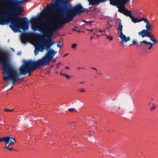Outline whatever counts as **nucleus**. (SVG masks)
Returning a JSON list of instances; mask_svg holds the SVG:
<instances>
[{
    "instance_id": "obj_1",
    "label": "nucleus",
    "mask_w": 158,
    "mask_h": 158,
    "mask_svg": "<svg viewBox=\"0 0 158 158\" xmlns=\"http://www.w3.org/2000/svg\"><path fill=\"white\" fill-rule=\"evenodd\" d=\"M67 3V0H55L54 3L47 6L40 16L42 22L45 23L44 27L50 28V31L54 33L72 21L68 15L66 17L63 16Z\"/></svg>"
},
{
    "instance_id": "obj_2",
    "label": "nucleus",
    "mask_w": 158,
    "mask_h": 158,
    "mask_svg": "<svg viewBox=\"0 0 158 158\" xmlns=\"http://www.w3.org/2000/svg\"><path fill=\"white\" fill-rule=\"evenodd\" d=\"M0 2L8 6H11L10 10H4V12H8L11 16L10 27L15 32L18 31L19 28L24 31L28 30L29 29L28 22L26 17L22 18L19 16L22 15L23 10L19 7L22 2L19 0H0Z\"/></svg>"
},
{
    "instance_id": "obj_3",
    "label": "nucleus",
    "mask_w": 158,
    "mask_h": 158,
    "mask_svg": "<svg viewBox=\"0 0 158 158\" xmlns=\"http://www.w3.org/2000/svg\"><path fill=\"white\" fill-rule=\"evenodd\" d=\"M57 53L54 50L50 49L41 58L34 61L31 60L26 61L19 69V74L25 75L28 73L31 75V72L36 69L38 67H44L48 65L51 60L54 58Z\"/></svg>"
},
{
    "instance_id": "obj_4",
    "label": "nucleus",
    "mask_w": 158,
    "mask_h": 158,
    "mask_svg": "<svg viewBox=\"0 0 158 158\" xmlns=\"http://www.w3.org/2000/svg\"><path fill=\"white\" fill-rule=\"evenodd\" d=\"M3 53L0 49V62L3 63V73L6 75L3 77V79L4 82L8 81V84L10 83L9 81H11L13 85L16 81L20 79L19 74L17 69L13 68L10 64L9 55L8 54L3 55Z\"/></svg>"
},
{
    "instance_id": "obj_5",
    "label": "nucleus",
    "mask_w": 158,
    "mask_h": 158,
    "mask_svg": "<svg viewBox=\"0 0 158 158\" xmlns=\"http://www.w3.org/2000/svg\"><path fill=\"white\" fill-rule=\"evenodd\" d=\"M150 38V40L152 41L153 43H152L150 42H148L145 40H143L140 42V45L141 46H144L145 49H148L150 50L153 47L154 44H156L158 42V41L154 38V36L152 34L146 36Z\"/></svg>"
},
{
    "instance_id": "obj_6",
    "label": "nucleus",
    "mask_w": 158,
    "mask_h": 158,
    "mask_svg": "<svg viewBox=\"0 0 158 158\" xmlns=\"http://www.w3.org/2000/svg\"><path fill=\"white\" fill-rule=\"evenodd\" d=\"M54 34V33L50 31L45 34L46 39L44 40V42L46 45V49L47 50H50V47L52 46L55 43L54 41H53L52 40V37Z\"/></svg>"
},
{
    "instance_id": "obj_7",
    "label": "nucleus",
    "mask_w": 158,
    "mask_h": 158,
    "mask_svg": "<svg viewBox=\"0 0 158 158\" xmlns=\"http://www.w3.org/2000/svg\"><path fill=\"white\" fill-rule=\"evenodd\" d=\"M146 23V29H143L138 33L139 36H141L143 38L152 34L150 31L152 30V26L150 20H149Z\"/></svg>"
},
{
    "instance_id": "obj_8",
    "label": "nucleus",
    "mask_w": 158,
    "mask_h": 158,
    "mask_svg": "<svg viewBox=\"0 0 158 158\" xmlns=\"http://www.w3.org/2000/svg\"><path fill=\"white\" fill-rule=\"evenodd\" d=\"M131 1V0H127L121 7L118 6V12L127 16H129L130 18L133 15L132 12L131 10H129L126 8L125 5L127 3H130Z\"/></svg>"
},
{
    "instance_id": "obj_9",
    "label": "nucleus",
    "mask_w": 158,
    "mask_h": 158,
    "mask_svg": "<svg viewBox=\"0 0 158 158\" xmlns=\"http://www.w3.org/2000/svg\"><path fill=\"white\" fill-rule=\"evenodd\" d=\"M123 25L122 24V23L120 22L119 23V26L118 27V30L120 31L119 37L122 41L127 42L128 41L130 40L131 39L130 36L126 37V36L123 33Z\"/></svg>"
},
{
    "instance_id": "obj_10",
    "label": "nucleus",
    "mask_w": 158,
    "mask_h": 158,
    "mask_svg": "<svg viewBox=\"0 0 158 158\" xmlns=\"http://www.w3.org/2000/svg\"><path fill=\"white\" fill-rule=\"evenodd\" d=\"M89 6L97 5L100 2H103V0H88Z\"/></svg>"
},
{
    "instance_id": "obj_11",
    "label": "nucleus",
    "mask_w": 158,
    "mask_h": 158,
    "mask_svg": "<svg viewBox=\"0 0 158 158\" xmlns=\"http://www.w3.org/2000/svg\"><path fill=\"white\" fill-rule=\"evenodd\" d=\"M5 138H7L8 139L7 141H5L6 143V144L12 145L14 144L16 142L15 139L14 138L10 137L9 136L5 137Z\"/></svg>"
},
{
    "instance_id": "obj_12",
    "label": "nucleus",
    "mask_w": 158,
    "mask_h": 158,
    "mask_svg": "<svg viewBox=\"0 0 158 158\" xmlns=\"http://www.w3.org/2000/svg\"><path fill=\"white\" fill-rule=\"evenodd\" d=\"M45 44L44 42H40L37 47L39 49V51L41 52H43L44 50L46 48Z\"/></svg>"
},
{
    "instance_id": "obj_13",
    "label": "nucleus",
    "mask_w": 158,
    "mask_h": 158,
    "mask_svg": "<svg viewBox=\"0 0 158 158\" xmlns=\"http://www.w3.org/2000/svg\"><path fill=\"white\" fill-rule=\"evenodd\" d=\"M130 18L131 19L132 22H133L135 23L138 22H139V19H138L137 18L134 17L133 15H132V16Z\"/></svg>"
},
{
    "instance_id": "obj_14",
    "label": "nucleus",
    "mask_w": 158,
    "mask_h": 158,
    "mask_svg": "<svg viewBox=\"0 0 158 158\" xmlns=\"http://www.w3.org/2000/svg\"><path fill=\"white\" fill-rule=\"evenodd\" d=\"M63 45V43L62 41L60 40H58V43L57 44V46L58 48H61Z\"/></svg>"
},
{
    "instance_id": "obj_15",
    "label": "nucleus",
    "mask_w": 158,
    "mask_h": 158,
    "mask_svg": "<svg viewBox=\"0 0 158 158\" xmlns=\"http://www.w3.org/2000/svg\"><path fill=\"white\" fill-rule=\"evenodd\" d=\"M139 22H141L142 21H144V22L147 23L148 21L149 20V19H147L146 18H144L143 17H141L140 19H139Z\"/></svg>"
},
{
    "instance_id": "obj_16",
    "label": "nucleus",
    "mask_w": 158,
    "mask_h": 158,
    "mask_svg": "<svg viewBox=\"0 0 158 158\" xmlns=\"http://www.w3.org/2000/svg\"><path fill=\"white\" fill-rule=\"evenodd\" d=\"M60 74L62 76H65L67 79H69L71 77L70 76L62 73V71L60 72Z\"/></svg>"
},
{
    "instance_id": "obj_17",
    "label": "nucleus",
    "mask_w": 158,
    "mask_h": 158,
    "mask_svg": "<svg viewBox=\"0 0 158 158\" xmlns=\"http://www.w3.org/2000/svg\"><path fill=\"white\" fill-rule=\"evenodd\" d=\"M39 49L37 47H35L34 52L35 54V56L37 55L39 53Z\"/></svg>"
},
{
    "instance_id": "obj_18",
    "label": "nucleus",
    "mask_w": 158,
    "mask_h": 158,
    "mask_svg": "<svg viewBox=\"0 0 158 158\" xmlns=\"http://www.w3.org/2000/svg\"><path fill=\"white\" fill-rule=\"evenodd\" d=\"M43 27H39L38 28H36L35 29H34V30L35 31L38 30L40 31L41 32L43 33L44 31H43Z\"/></svg>"
},
{
    "instance_id": "obj_19",
    "label": "nucleus",
    "mask_w": 158,
    "mask_h": 158,
    "mask_svg": "<svg viewBox=\"0 0 158 158\" xmlns=\"http://www.w3.org/2000/svg\"><path fill=\"white\" fill-rule=\"evenodd\" d=\"M8 139L7 138H5V137H4L2 138H0V142L2 141H7L8 140Z\"/></svg>"
},
{
    "instance_id": "obj_20",
    "label": "nucleus",
    "mask_w": 158,
    "mask_h": 158,
    "mask_svg": "<svg viewBox=\"0 0 158 158\" xmlns=\"http://www.w3.org/2000/svg\"><path fill=\"white\" fill-rule=\"evenodd\" d=\"M68 111L70 112H73L74 111H75L78 112L77 110H76L74 108H71L69 109Z\"/></svg>"
},
{
    "instance_id": "obj_21",
    "label": "nucleus",
    "mask_w": 158,
    "mask_h": 158,
    "mask_svg": "<svg viewBox=\"0 0 158 158\" xmlns=\"http://www.w3.org/2000/svg\"><path fill=\"white\" fill-rule=\"evenodd\" d=\"M10 145H9L6 144L5 148L6 149L10 151H12L13 150L12 148H9V147Z\"/></svg>"
},
{
    "instance_id": "obj_22",
    "label": "nucleus",
    "mask_w": 158,
    "mask_h": 158,
    "mask_svg": "<svg viewBox=\"0 0 158 158\" xmlns=\"http://www.w3.org/2000/svg\"><path fill=\"white\" fill-rule=\"evenodd\" d=\"M156 108V106L154 104H152V106L150 110H154Z\"/></svg>"
},
{
    "instance_id": "obj_23",
    "label": "nucleus",
    "mask_w": 158,
    "mask_h": 158,
    "mask_svg": "<svg viewBox=\"0 0 158 158\" xmlns=\"http://www.w3.org/2000/svg\"><path fill=\"white\" fill-rule=\"evenodd\" d=\"M37 20V18L36 17H35L33 18L31 20V23H33L35 22Z\"/></svg>"
},
{
    "instance_id": "obj_24",
    "label": "nucleus",
    "mask_w": 158,
    "mask_h": 158,
    "mask_svg": "<svg viewBox=\"0 0 158 158\" xmlns=\"http://www.w3.org/2000/svg\"><path fill=\"white\" fill-rule=\"evenodd\" d=\"M14 110V109H5L4 111L7 112H12Z\"/></svg>"
},
{
    "instance_id": "obj_25",
    "label": "nucleus",
    "mask_w": 158,
    "mask_h": 158,
    "mask_svg": "<svg viewBox=\"0 0 158 158\" xmlns=\"http://www.w3.org/2000/svg\"><path fill=\"white\" fill-rule=\"evenodd\" d=\"M77 44L76 43L73 44L72 45L71 48H75L77 46Z\"/></svg>"
},
{
    "instance_id": "obj_26",
    "label": "nucleus",
    "mask_w": 158,
    "mask_h": 158,
    "mask_svg": "<svg viewBox=\"0 0 158 158\" xmlns=\"http://www.w3.org/2000/svg\"><path fill=\"white\" fill-rule=\"evenodd\" d=\"M6 24V21H0V25H4Z\"/></svg>"
},
{
    "instance_id": "obj_27",
    "label": "nucleus",
    "mask_w": 158,
    "mask_h": 158,
    "mask_svg": "<svg viewBox=\"0 0 158 158\" xmlns=\"http://www.w3.org/2000/svg\"><path fill=\"white\" fill-rule=\"evenodd\" d=\"M132 44H134L135 45H137L138 44V43L137 42L136 40H134L133 41Z\"/></svg>"
},
{
    "instance_id": "obj_28",
    "label": "nucleus",
    "mask_w": 158,
    "mask_h": 158,
    "mask_svg": "<svg viewBox=\"0 0 158 158\" xmlns=\"http://www.w3.org/2000/svg\"><path fill=\"white\" fill-rule=\"evenodd\" d=\"M106 29H103L102 30H100L98 31L100 32H106Z\"/></svg>"
},
{
    "instance_id": "obj_29",
    "label": "nucleus",
    "mask_w": 158,
    "mask_h": 158,
    "mask_svg": "<svg viewBox=\"0 0 158 158\" xmlns=\"http://www.w3.org/2000/svg\"><path fill=\"white\" fill-rule=\"evenodd\" d=\"M61 62H59L56 65V69L58 68L59 67V65H61Z\"/></svg>"
},
{
    "instance_id": "obj_30",
    "label": "nucleus",
    "mask_w": 158,
    "mask_h": 158,
    "mask_svg": "<svg viewBox=\"0 0 158 158\" xmlns=\"http://www.w3.org/2000/svg\"><path fill=\"white\" fill-rule=\"evenodd\" d=\"M71 125L72 127H75V122H73L71 123Z\"/></svg>"
},
{
    "instance_id": "obj_31",
    "label": "nucleus",
    "mask_w": 158,
    "mask_h": 158,
    "mask_svg": "<svg viewBox=\"0 0 158 158\" xmlns=\"http://www.w3.org/2000/svg\"><path fill=\"white\" fill-rule=\"evenodd\" d=\"M78 89L80 90V91L81 92H84L86 91V90L84 89L83 88L79 89Z\"/></svg>"
},
{
    "instance_id": "obj_32",
    "label": "nucleus",
    "mask_w": 158,
    "mask_h": 158,
    "mask_svg": "<svg viewBox=\"0 0 158 158\" xmlns=\"http://www.w3.org/2000/svg\"><path fill=\"white\" fill-rule=\"evenodd\" d=\"M107 38H108V39H109V40H113V37L112 36H111L110 35H109V36H107Z\"/></svg>"
},
{
    "instance_id": "obj_33",
    "label": "nucleus",
    "mask_w": 158,
    "mask_h": 158,
    "mask_svg": "<svg viewBox=\"0 0 158 158\" xmlns=\"http://www.w3.org/2000/svg\"><path fill=\"white\" fill-rule=\"evenodd\" d=\"M22 42L23 43L25 44L27 42L26 40L25 39L22 38Z\"/></svg>"
},
{
    "instance_id": "obj_34",
    "label": "nucleus",
    "mask_w": 158,
    "mask_h": 158,
    "mask_svg": "<svg viewBox=\"0 0 158 158\" xmlns=\"http://www.w3.org/2000/svg\"><path fill=\"white\" fill-rule=\"evenodd\" d=\"M96 131L95 130H94L93 131V132L92 133H91L90 134L91 136H93L94 134H96Z\"/></svg>"
},
{
    "instance_id": "obj_35",
    "label": "nucleus",
    "mask_w": 158,
    "mask_h": 158,
    "mask_svg": "<svg viewBox=\"0 0 158 158\" xmlns=\"http://www.w3.org/2000/svg\"><path fill=\"white\" fill-rule=\"evenodd\" d=\"M85 69V68L84 67H78L77 68V70H80V69Z\"/></svg>"
},
{
    "instance_id": "obj_36",
    "label": "nucleus",
    "mask_w": 158,
    "mask_h": 158,
    "mask_svg": "<svg viewBox=\"0 0 158 158\" xmlns=\"http://www.w3.org/2000/svg\"><path fill=\"white\" fill-rule=\"evenodd\" d=\"M27 33H23V34L22 35V37H26L27 36Z\"/></svg>"
},
{
    "instance_id": "obj_37",
    "label": "nucleus",
    "mask_w": 158,
    "mask_h": 158,
    "mask_svg": "<svg viewBox=\"0 0 158 158\" xmlns=\"http://www.w3.org/2000/svg\"><path fill=\"white\" fill-rule=\"evenodd\" d=\"M3 16L5 19H6L7 17V16L6 15H3Z\"/></svg>"
},
{
    "instance_id": "obj_38",
    "label": "nucleus",
    "mask_w": 158,
    "mask_h": 158,
    "mask_svg": "<svg viewBox=\"0 0 158 158\" xmlns=\"http://www.w3.org/2000/svg\"><path fill=\"white\" fill-rule=\"evenodd\" d=\"M75 28H76V26H75L74 27V28L72 29V30L73 31H77V29H75Z\"/></svg>"
},
{
    "instance_id": "obj_39",
    "label": "nucleus",
    "mask_w": 158,
    "mask_h": 158,
    "mask_svg": "<svg viewBox=\"0 0 158 158\" xmlns=\"http://www.w3.org/2000/svg\"><path fill=\"white\" fill-rule=\"evenodd\" d=\"M94 30H95V29H91L88 30V31L92 32H94Z\"/></svg>"
},
{
    "instance_id": "obj_40",
    "label": "nucleus",
    "mask_w": 158,
    "mask_h": 158,
    "mask_svg": "<svg viewBox=\"0 0 158 158\" xmlns=\"http://www.w3.org/2000/svg\"><path fill=\"white\" fill-rule=\"evenodd\" d=\"M85 22H86V24H91V21L87 22V21H85Z\"/></svg>"
},
{
    "instance_id": "obj_41",
    "label": "nucleus",
    "mask_w": 158,
    "mask_h": 158,
    "mask_svg": "<svg viewBox=\"0 0 158 158\" xmlns=\"http://www.w3.org/2000/svg\"><path fill=\"white\" fill-rule=\"evenodd\" d=\"M91 69H94V70H95L96 71H97V69L95 68H94V67H92L91 68Z\"/></svg>"
},
{
    "instance_id": "obj_42",
    "label": "nucleus",
    "mask_w": 158,
    "mask_h": 158,
    "mask_svg": "<svg viewBox=\"0 0 158 158\" xmlns=\"http://www.w3.org/2000/svg\"><path fill=\"white\" fill-rule=\"evenodd\" d=\"M21 52H18L17 53V55H21Z\"/></svg>"
},
{
    "instance_id": "obj_43",
    "label": "nucleus",
    "mask_w": 158,
    "mask_h": 158,
    "mask_svg": "<svg viewBox=\"0 0 158 158\" xmlns=\"http://www.w3.org/2000/svg\"><path fill=\"white\" fill-rule=\"evenodd\" d=\"M90 10H93L94 9L93 8V7H89Z\"/></svg>"
},
{
    "instance_id": "obj_44",
    "label": "nucleus",
    "mask_w": 158,
    "mask_h": 158,
    "mask_svg": "<svg viewBox=\"0 0 158 158\" xmlns=\"http://www.w3.org/2000/svg\"><path fill=\"white\" fill-rule=\"evenodd\" d=\"M65 68L68 69H69V68L68 66H66L65 67Z\"/></svg>"
},
{
    "instance_id": "obj_45",
    "label": "nucleus",
    "mask_w": 158,
    "mask_h": 158,
    "mask_svg": "<svg viewBox=\"0 0 158 158\" xmlns=\"http://www.w3.org/2000/svg\"><path fill=\"white\" fill-rule=\"evenodd\" d=\"M54 66V65H52L50 67V68L51 69Z\"/></svg>"
},
{
    "instance_id": "obj_46",
    "label": "nucleus",
    "mask_w": 158,
    "mask_h": 158,
    "mask_svg": "<svg viewBox=\"0 0 158 158\" xmlns=\"http://www.w3.org/2000/svg\"><path fill=\"white\" fill-rule=\"evenodd\" d=\"M80 84H84L85 83V82H81V81L80 82Z\"/></svg>"
},
{
    "instance_id": "obj_47",
    "label": "nucleus",
    "mask_w": 158,
    "mask_h": 158,
    "mask_svg": "<svg viewBox=\"0 0 158 158\" xmlns=\"http://www.w3.org/2000/svg\"><path fill=\"white\" fill-rule=\"evenodd\" d=\"M68 55V54H65V55H64V57H65V56H67Z\"/></svg>"
},
{
    "instance_id": "obj_48",
    "label": "nucleus",
    "mask_w": 158,
    "mask_h": 158,
    "mask_svg": "<svg viewBox=\"0 0 158 158\" xmlns=\"http://www.w3.org/2000/svg\"><path fill=\"white\" fill-rule=\"evenodd\" d=\"M13 85H12V87H11L9 89H12L13 88Z\"/></svg>"
},
{
    "instance_id": "obj_49",
    "label": "nucleus",
    "mask_w": 158,
    "mask_h": 158,
    "mask_svg": "<svg viewBox=\"0 0 158 158\" xmlns=\"http://www.w3.org/2000/svg\"><path fill=\"white\" fill-rule=\"evenodd\" d=\"M78 32H81V31L80 30H77V31Z\"/></svg>"
},
{
    "instance_id": "obj_50",
    "label": "nucleus",
    "mask_w": 158,
    "mask_h": 158,
    "mask_svg": "<svg viewBox=\"0 0 158 158\" xmlns=\"http://www.w3.org/2000/svg\"><path fill=\"white\" fill-rule=\"evenodd\" d=\"M90 39L91 40L92 39H93V36H91V37H90Z\"/></svg>"
},
{
    "instance_id": "obj_51",
    "label": "nucleus",
    "mask_w": 158,
    "mask_h": 158,
    "mask_svg": "<svg viewBox=\"0 0 158 158\" xmlns=\"http://www.w3.org/2000/svg\"><path fill=\"white\" fill-rule=\"evenodd\" d=\"M25 1L28 2L29 0H24Z\"/></svg>"
},
{
    "instance_id": "obj_52",
    "label": "nucleus",
    "mask_w": 158,
    "mask_h": 158,
    "mask_svg": "<svg viewBox=\"0 0 158 158\" xmlns=\"http://www.w3.org/2000/svg\"><path fill=\"white\" fill-rule=\"evenodd\" d=\"M55 73H56V74H57L58 73V72L57 71H56L55 72Z\"/></svg>"
},
{
    "instance_id": "obj_53",
    "label": "nucleus",
    "mask_w": 158,
    "mask_h": 158,
    "mask_svg": "<svg viewBox=\"0 0 158 158\" xmlns=\"http://www.w3.org/2000/svg\"><path fill=\"white\" fill-rule=\"evenodd\" d=\"M94 35H97L98 36H99V35H97L96 34H95V33H94Z\"/></svg>"
},
{
    "instance_id": "obj_54",
    "label": "nucleus",
    "mask_w": 158,
    "mask_h": 158,
    "mask_svg": "<svg viewBox=\"0 0 158 158\" xmlns=\"http://www.w3.org/2000/svg\"><path fill=\"white\" fill-rule=\"evenodd\" d=\"M102 35H106V34H104Z\"/></svg>"
},
{
    "instance_id": "obj_55",
    "label": "nucleus",
    "mask_w": 158,
    "mask_h": 158,
    "mask_svg": "<svg viewBox=\"0 0 158 158\" xmlns=\"http://www.w3.org/2000/svg\"><path fill=\"white\" fill-rule=\"evenodd\" d=\"M53 61H54V62L56 61V60H53Z\"/></svg>"
},
{
    "instance_id": "obj_56",
    "label": "nucleus",
    "mask_w": 158,
    "mask_h": 158,
    "mask_svg": "<svg viewBox=\"0 0 158 158\" xmlns=\"http://www.w3.org/2000/svg\"><path fill=\"white\" fill-rule=\"evenodd\" d=\"M109 131L110 132H111V131H112L111 130H110V131Z\"/></svg>"
},
{
    "instance_id": "obj_57",
    "label": "nucleus",
    "mask_w": 158,
    "mask_h": 158,
    "mask_svg": "<svg viewBox=\"0 0 158 158\" xmlns=\"http://www.w3.org/2000/svg\"><path fill=\"white\" fill-rule=\"evenodd\" d=\"M16 150V149H15V150H14V152H15V151Z\"/></svg>"
},
{
    "instance_id": "obj_58",
    "label": "nucleus",
    "mask_w": 158,
    "mask_h": 158,
    "mask_svg": "<svg viewBox=\"0 0 158 158\" xmlns=\"http://www.w3.org/2000/svg\"><path fill=\"white\" fill-rule=\"evenodd\" d=\"M95 78H96V77H97V76H95Z\"/></svg>"
},
{
    "instance_id": "obj_59",
    "label": "nucleus",
    "mask_w": 158,
    "mask_h": 158,
    "mask_svg": "<svg viewBox=\"0 0 158 158\" xmlns=\"http://www.w3.org/2000/svg\"><path fill=\"white\" fill-rule=\"evenodd\" d=\"M63 70H62V71H63V70Z\"/></svg>"
}]
</instances>
